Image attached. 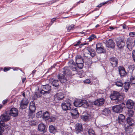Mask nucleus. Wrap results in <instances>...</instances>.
Returning <instances> with one entry per match:
<instances>
[{
  "mask_svg": "<svg viewBox=\"0 0 135 135\" xmlns=\"http://www.w3.org/2000/svg\"><path fill=\"white\" fill-rule=\"evenodd\" d=\"M74 104V105L76 107L82 106L85 108H87L89 106L87 101L85 100H76Z\"/></svg>",
  "mask_w": 135,
  "mask_h": 135,
  "instance_id": "obj_1",
  "label": "nucleus"
},
{
  "mask_svg": "<svg viewBox=\"0 0 135 135\" xmlns=\"http://www.w3.org/2000/svg\"><path fill=\"white\" fill-rule=\"evenodd\" d=\"M42 90L40 91L41 94H48L50 93L51 91V86L48 85H42Z\"/></svg>",
  "mask_w": 135,
  "mask_h": 135,
  "instance_id": "obj_2",
  "label": "nucleus"
},
{
  "mask_svg": "<svg viewBox=\"0 0 135 135\" xmlns=\"http://www.w3.org/2000/svg\"><path fill=\"white\" fill-rule=\"evenodd\" d=\"M96 51L98 53H104L105 52V50L104 47L100 43H98L96 44Z\"/></svg>",
  "mask_w": 135,
  "mask_h": 135,
  "instance_id": "obj_3",
  "label": "nucleus"
},
{
  "mask_svg": "<svg viewBox=\"0 0 135 135\" xmlns=\"http://www.w3.org/2000/svg\"><path fill=\"white\" fill-rule=\"evenodd\" d=\"M29 109L30 112H29V116L31 118H33L34 115L33 114L36 110L35 105L33 102H31L30 103L29 106Z\"/></svg>",
  "mask_w": 135,
  "mask_h": 135,
  "instance_id": "obj_4",
  "label": "nucleus"
},
{
  "mask_svg": "<svg viewBox=\"0 0 135 135\" xmlns=\"http://www.w3.org/2000/svg\"><path fill=\"white\" fill-rule=\"evenodd\" d=\"M126 40L123 38H119L117 40V45L118 47L121 49L125 45Z\"/></svg>",
  "mask_w": 135,
  "mask_h": 135,
  "instance_id": "obj_5",
  "label": "nucleus"
},
{
  "mask_svg": "<svg viewBox=\"0 0 135 135\" xmlns=\"http://www.w3.org/2000/svg\"><path fill=\"white\" fill-rule=\"evenodd\" d=\"M69 68L72 71L76 72L78 68L73 60H70L68 62Z\"/></svg>",
  "mask_w": 135,
  "mask_h": 135,
  "instance_id": "obj_6",
  "label": "nucleus"
},
{
  "mask_svg": "<svg viewBox=\"0 0 135 135\" xmlns=\"http://www.w3.org/2000/svg\"><path fill=\"white\" fill-rule=\"evenodd\" d=\"M18 110L16 108H11L8 113L9 115L14 117H16L18 116Z\"/></svg>",
  "mask_w": 135,
  "mask_h": 135,
  "instance_id": "obj_7",
  "label": "nucleus"
},
{
  "mask_svg": "<svg viewBox=\"0 0 135 135\" xmlns=\"http://www.w3.org/2000/svg\"><path fill=\"white\" fill-rule=\"evenodd\" d=\"M28 103V100L26 98H23L21 101L20 104V107L22 109H24L27 108V106Z\"/></svg>",
  "mask_w": 135,
  "mask_h": 135,
  "instance_id": "obj_8",
  "label": "nucleus"
},
{
  "mask_svg": "<svg viewBox=\"0 0 135 135\" xmlns=\"http://www.w3.org/2000/svg\"><path fill=\"white\" fill-rule=\"evenodd\" d=\"M109 61L112 65L113 67L117 66L118 63V60L115 57H111Z\"/></svg>",
  "mask_w": 135,
  "mask_h": 135,
  "instance_id": "obj_9",
  "label": "nucleus"
},
{
  "mask_svg": "<svg viewBox=\"0 0 135 135\" xmlns=\"http://www.w3.org/2000/svg\"><path fill=\"white\" fill-rule=\"evenodd\" d=\"M119 74L120 77H123L127 75V73L125 70L124 68L121 66H119L118 68Z\"/></svg>",
  "mask_w": 135,
  "mask_h": 135,
  "instance_id": "obj_10",
  "label": "nucleus"
},
{
  "mask_svg": "<svg viewBox=\"0 0 135 135\" xmlns=\"http://www.w3.org/2000/svg\"><path fill=\"white\" fill-rule=\"evenodd\" d=\"M1 119L0 121L6 122L9 120L10 118V117L8 113H5L2 115L0 117Z\"/></svg>",
  "mask_w": 135,
  "mask_h": 135,
  "instance_id": "obj_11",
  "label": "nucleus"
},
{
  "mask_svg": "<svg viewBox=\"0 0 135 135\" xmlns=\"http://www.w3.org/2000/svg\"><path fill=\"white\" fill-rule=\"evenodd\" d=\"M133 41L131 38H128L127 40L126 44L127 46L128 49L131 50L133 47Z\"/></svg>",
  "mask_w": 135,
  "mask_h": 135,
  "instance_id": "obj_12",
  "label": "nucleus"
},
{
  "mask_svg": "<svg viewBox=\"0 0 135 135\" xmlns=\"http://www.w3.org/2000/svg\"><path fill=\"white\" fill-rule=\"evenodd\" d=\"M61 106L62 109L64 110H70L71 109V104L69 103H63Z\"/></svg>",
  "mask_w": 135,
  "mask_h": 135,
  "instance_id": "obj_13",
  "label": "nucleus"
},
{
  "mask_svg": "<svg viewBox=\"0 0 135 135\" xmlns=\"http://www.w3.org/2000/svg\"><path fill=\"white\" fill-rule=\"evenodd\" d=\"M123 109V107L120 105H117L114 106L112 107L113 111L117 113L122 112Z\"/></svg>",
  "mask_w": 135,
  "mask_h": 135,
  "instance_id": "obj_14",
  "label": "nucleus"
},
{
  "mask_svg": "<svg viewBox=\"0 0 135 135\" xmlns=\"http://www.w3.org/2000/svg\"><path fill=\"white\" fill-rule=\"evenodd\" d=\"M120 95L119 93L117 91H114L110 96L111 100H114L122 96Z\"/></svg>",
  "mask_w": 135,
  "mask_h": 135,
  "instance_id": "obj_15",
  "label": "nucleus"
},
{
  "mask_svg": "<svg viewBox=\"0 0 135 135\" xmlns=\"http://www.w3.org/2000/svg\"><path fill=\"white\" fill-rule=\"evenodd\" d=\"M57 78L61 83H65L67 81V79L65 76L62 74H59L57 75Z\"/></svg>",
  "mask_w": 135,
  "mask_h": 135,
  "instance_id": "obj_16",
  "label": "nucleus"
},
{
  "mask_svg": "<svg viewBox=\"0 0 135 135\" xmlns=\"http://www.w3.org/2000/svg\"><path fill=\"white\" fill-rule=\"evenodd\" d=\"M104 99H98L94 102V104L96 105H101L104 102Z\"/></svg>",
  "mask_w": 135,
  "mask_h": 135,
  "instance_id": "obj_17",
  "label": "nucleus"
},
{
  "mask_svg": "<svg viewBox=\"0 0 135 135\" xmlns=\"http://www.w3.org/2000/svg\"><path fill=\"white\" fill-rule=\"evenodd\" d=\"M134 103L132 100H127L126 103L127 107L128 108H132L134 105Z\"/></svg>",
  "mask_w": 135,
  "mask_h": 135,
  "instance_id": "obj_18",
  "label": "nucleus"
},
{
  "mask_svg": "<svg viewBox=\"0 0 135 135\" xmlns=\"http://www.w3.org/2000/svg\"><path fill=\"white\" fill-rule=\"evenodd\" d=\"M70 113L72 117L75 118H76L79 116L78 112L76 109H74L71 110Z\"/></svg>",
  "mask_w": 135,
  "mask_h": 135,
  "instance_id": "obj_19",
  "label": "nucleus"
},
{
  "mask_svg": "<svg viewBox=\"0 0 135 135\" xmlns=\"http://www.w3.org/2000/svg\"><path fill=\"white\" fill-rule=\"evenodd\" d=\"M38 129L39 131L43 133L45 132L46 130L45 125L43 124H40L38 125Z\"/></svg>",
  "mask_w": 135,
  "mask_h": 135,
  "instance_id": "obj_20",
  "label": "nucleus"
},
{
  "mask_svg": "<svg viewBox=\"0 0 135 135\" xmlns=\"http://www.w3.org/2000/svg\"><path fill=\"white\" fill-rule=\"evenodd\" d=\"M118 122L119 124H122L123 123L125 122L124 116L122 114H119L118 118Z\"/></svg>",
  "mask_w": 135,
  "mask_h": 135,
  "instance_id": "obj_21",
  "label": "nucleus"
},
{
  "mask_svg": "<svg viewBox=\"0 0 135 135\" xmlns=\"http://www.w3.org/2000/svg\"><path fill=\"white\" fill-rule=\"evenodd\" d=\"M107 45L109 47L113 48L115 46L114 41L112 39H110L108 41Z\"/></svg>",
  "mask_w": 135,
  "mask_h": 135,
  "instance_id": "obj_22",
  "label": "nucleus"
},
{
  "mask_svg": "<svg viewBox=\"0 0 135 135\" xmlns=\"http://www.w3.org/2000/svg\"><path fill=\"white\" fill-rule=\"evenodd\" d=\"M63 73L66 76H69L71 75V71L69 70V69L66 67H65L64 68Z\"/></svg>",
  "mask_w": 135,
  "mask_h": 135,
  "instance_id": "obj_23",
  "label": "nucleus"
},
{
  "mask_svg": "<svg viewBox=\"0 0 135 135\" xmlns=\"http://www.w3.org/2000/svg\"><path fill=\"white\" fill-rule=\"evenodd\" d=\"M75 62L76 63H79L80 62H83V58L80 55H77L75 56Z\"/></svg>",
  "mask_w": 135,
  "mask_h": 135,
  "instance_id": "obj_24",
  "label": "nucleus"
},
{
  "mask_svg": "<svg viewBox=\"0 0 135 135\" xmlns=\"http://www.w3.org/2000/svg\"><path fill=\"white\" fill-rule=\"evenodd\" d=\"M64 97V94L61 93H58L55 95V98L59 100L62 99Z\"/></svg>",
  "mask_w": 135,
  "mask_h": 135,
  "instance_id": "obj_25",
  "label": "nucleus"
},
{
  "mask_svg": "<svg viewBox=\"0 0 135 135\" xmlns=\"http://www.w3.org/2000/svg\"><path fill=\"white\" fill-rule=\"evenodd\" d=\"M76 126H77L75 128L76 131L80 132L82 131L83 128L81 124L77 123L76 124Z\"/></svg>",
  "mask_w": 135,
  "mask_h": 135,
  "instance_id": "obj_26",
  "label": "nucleus"
},
{
  "mask_svg": "<svg viewBox=\"0 0 135 135\" xmlns=\"http://www.w3.org/2000/svg\"><path fill=\"white\" fill-rule=\"evenodd\" d=\"M127 123L130 126H133L134 123V120L129 117H128L127 119Z\"/></svg>",
  "mask_w": 135,
  "mask_h": 135,
  "instance_id": "obj_27",
  "label": "nucleus"
},
{
  "mask_svg": "<svg viewBox=\"0 0 135 135\" xmlns=\"http://www.w3.org/2000/svg\"><path fill=\"white\" fill-rule=\"evenodd\" d=\"M5 126V123L2 121H0V133H2L4 131V127Z\"/></svg>",
  "mask_w": 135,
  "mask_h": 135,
  "instance_id": "obj_28",
  "label": "nucleus"
},
{
  "mask_svg": "<svg viewBox=\"0 0 135 135\" xmlns=\"http://www.w3.org/2000/svg\"><path fill=\"white\" fill-rule=\"evenodd\" d=\"M50 114L47 111H46L43 113V118L45 120H47L50 118Z\"/></svg>",
  "mask_w": 135,
  "mask_h": 135,
  "instance_id": "obj_29",
  "label": "nucleus"
},
{
  "mask_svg": "<svg viewBox=\"0 0 135 135\" xmlns=\"http://www.w3.org/2000/svg\"><path fill=\"white\" fill-rule=\"evenodd\" d=\"M125 131L127 133H131L133 131V129L131 126H127L125 128Z\"/></svg>",
  "mask_w": 135,
  "mask_h": 135,
  "instance_id": "obj_30",
  "label": "nucleus"
},
{
  "mask_svg": "<svg viewBox=\"0 0 135 135\" xmlns=\"http://www.w3.org/2000/svg\"><path fill=\"white\" fill-rule=\"evenodd\" d=\"M52 85L56 88H58L59 86V82L58 80H54L52 82Z\"/></svg>",
  "mask_w": 135,
  "mask_h": 135,
  "instance_id": "obj_31",
  "label": "nucleus"
},
{
  "mask_svg": "<svg viewBox=\"0 0 135 135\" xmlns=\"http://www.w3.org/2000/svg\"><path fill=\"white\" fill-rule=\"evenodd\" d=\"M103 114L105 115H108L110 113V111L108 108L104 109L102 111Z\"/></svg>",
  "mask_w": 135,
  "mask_h": 135,
  "instance_id": "obj_32",
  "label": "nucleus"
},
{
  "mask_svg": "<svg viewBox=\"0 0 135 135\" xmlns=\"http://www.w3.org/2000/svg\"><path fill=\"white\" fill-rule=\"evenodd\" d=\"M49 130L51 133H54L55 132L56 129L53 126L51 125L49 127Z\"/></svg>",
  "mask_w": 135,
  "mask_h": 135,
  "instance_id": "obj_33",
  "label": "nucleus"
},
{
  "mask_svg": "<svg viewBox=\"0 0 135 135\" xmlns=\"http://www.w3.org/2000/svg\"><path fill=\"white\" fill-rule=\"evenodd\" d=\"M130 86V84L129 82H126L124 84V88L126 90V91L127 92Z\"/></svg>",
  "mask_w": 135,
  "mask_h": 135,
  "instance_id": "obj_34",
  "label": "nucleus"
},
{
  "mask_svg": "<svg viewBox=\"0 0 135 135\" xmlns=\"http://www.w3.org/2000/svg\"><path fill=\"white\" fill-rule=\"evenodd\" d=\"M130 82L131 84H135V76H132L130 78Z\"/></svg>",
  "mask_w": 135,
  "mask_h": 135,
  "instance_id": "obj_35",
  "label": "nucleus"
},
{
  "mask_svg": "<svg viewBox=\"0 0 135 135\" xmlns=\"http://www.w3.org/2000/svg\"><path fill=\"white\" fill-rule=\"evenodd\" d=\"M127 114L129 117H132L134 114V112L133 110L131 109L128 110Z\"/></svg>",
  "mask_w": 135,
  "mask_h": 135,
  "instance_id": "obj_36",
  "label": "nucleus"
},
{
  "mask_svg": "<svg viewBox=\"0 0 135 135\" xmlns=\"http://www.w3.org/2000/svg\"><path fill=\"white\" fill-rule=\"evenodd\" d=\"M123 99V97L122 96H120L119 98H118L114 100L116 103H119L121 102V101Z\"/></svg>",
  "mask_w": 135,
  "mask_h": 135,
  "instance_id": "obj_37",
  "label": "nucleus"
},
{
  "mask_svg": "<svg viewBox=\"0 0 135 135\" xmlns=\"http://www.w3.org/2000/svg\"><path fill=\"white\" fill-rule=\"evenodd\" d=\"M88 132L89 135H95L94 131L92 129H89Z\"/></svg>",
  "mask_w": 135,
  "mask_h": 135,
  "instance_id": "obj_38",
  "label": "nucleus"
},
{
  "mask_svg": "<svg viewBox=\"0 0 135 135\" xmlns=\"http://www.w3.org/2000/svg\"><path fill=\"white\" fill-rule=\"evenodd\" d=\"M115 85L119 87H122L123 84L121 81H117L115 82Z\"/></svg>",
  "mask_w": 135,
  "mask_h": 135,
  "instance_id": "obj_39",
  "label": "nucleus"
},
{
  "mask_svg": "<svg viewBox=\"0 0 135 135\" xmlns=\"http://www.w3.org/2000/svg\"><path fill=\"white\" fill-rule=\"evenodd\" d=\"M36 116L37 118L43 117V114L41 111H40L36 113Z\"/></svg>",
  "mask_w": 135,
  "mask_h": 135,
  "instance_id": "obj_40",
  "label": "nucleus"
},
{
  "mask_svg": "<svg viewBox=\"0 0 135 135\" xmlns=\"http://www.w3.org/2000/svg\"><path fill=\"white\" fill-rule=\"evenodd\" d=\"M55 120V118L54 117L50 116L48 120L49 122H54Z\"/></svg>",
  "mask_w": 135,
  "mask_h": 135,
  "instance_id": "obj_41",
  "label": "nucleus"
},
{
  "mask_svg": "<svg viewBox=\"0 0 135 135\" xmlns=\"http://www.w3.org/2000/svg\"><path fill=\"white\" fill-rule=\"evenodd\" d=\"M83 62H80L79 63H76L79 69H81L83 66Z\"/></svg>",
  "mask_w": 135,
  "mask_h": 135,
  "instance_id": "obj_42",
  "label": "nucleus"
},
{
  "mask_svg": "<svg viewBox=\"0 0 135 135\" xmlns=\"http://www.w3.org/2000/svg\"><path fill=\"white\" fill-rule=\"evenodd\" d=\"M81 119L84 121H87L89 119V116L87 115H83L81 117Z\"/></svg>",
  "mask_w": 135,
  "mask_h": 135,
  "instance_id": "obj_43",
  "label": "nucleus"
},
{
  "mask_svg": "<svg viewBox=\"0 0 135 135\" xmlns=\"http://www.w3.org/2000/svg\"><path fill=\"white\" fill-rule=\"evenodd\" d=\"M96 36L94 35H91L88 39L89 40V41H91L94 38H96Z\"/></svg>",
  "mask_w": 135,
  "mask_h": 135,
  "instance_id": "obj_44",
  "label": "nucleus"
},
{
  "mask_svg": "<svg viewBox=\"0 0 135 135\" xmlns=\"http://www.w3.org/2000/svg\"><path fill=\"white\" fill-rule=\"evenodd\" d=\"M74 26L73 25H68L67 26L66 28L68 31H70L74 27Z\"/></svg>",
  "mask_w": 135,
  "mask_h": 135,
  "instance_id": "obj_45",
  "label": "nucleus"
},
{
  "mask_svg": "<svg viewBox=\"0 0 135 135\" xmlns=\"http://www.w3.org/2000/svg\"><path fill=\"white\" fill-rule=\"evenodd\" d=\"M87 51L88 53H91L95 51L92 48H89L88 50H87Z\"/></svg>",
  "mask_w": 135,
  "mask_h": 135,
  "instance_id": "obj_46",
  "label": "nucleus"
},
{
  "mask_svg": "<svg viewBox=\"0 0 135 135\" xmlns=\"http://www.w3.org/2000/svg\"><path fill=\"white\" fill-rule=\"evenodd\" d=\"M132 54L133 60L135 62V50L133 51Z\"/></svg>",
  "mask_w": 135,
  "mask_h": 135,
  "instance_id": "obj_47",
  "label": "nucleus"
},
{
  "mask_svg": "<svg viewBox=\"0 0 135 135\" xmlns=\"http://www.w3.org/2000/svg\"><path fill=\"white\" fill-rule=\"evenodd\" d=\"M89 55H90L91 56L93 57L94 56L96 55V53L95 51L94 52H93L91 53H90Z\"/></svg>",
  "mask_w": 135,
  "mask_h": 135,
  "instance_id": "obj_48",
  "label": "nucleus"
},
{
  "mask_svg": "<svg viewBox=\"0 0 135 135\" xmlns=\"http://www.w3.org/2000/svg\"><path fill=\"white\" fill-rule=\"evenodd\" d=\"M129 35L130 36H135V32H130L129 33Z\"/></svg>",
  "mask_w": 135,
  "mask_h": 135,
  "instance_id": "obj_49",
  "label": "nucleus"
},
{
  "mask_svg": "<svg viewBox=\"0 0 135 135\" xmlns=\"http://www.w3.org/2000/svg\"><path fill=\"white\" fill-rule=\"evenodd\" d=\"M107 3V2H106L104 3H101L99 4L97 6L99 7H101L102 5H104V4H106Z\"/></svg>",
  "mask_w": 135,
  "mask_h": 135,
  "instance_id": "obj_50",
  "label": "nucleus"
},
{
  "mask_svg": "<svg viewBox=\"0 0 135 135\" xmlns=\"http://www.w3.org/2000/svg\"><path fill=\"white\" fill-rule=\"evenodd\" d=\"M84 82L85 83H89L90 82V81L89 79H87L84 81Z\"/></svg>",
  "mask_w": 135,
  "mask_h": 135,
  "instance_id": "obj_51",
  "label": "nucleus"
},
{
  "mask_svg": "<svg viewBox=\"0 0 135 135\" xmlns=\"http://www.w3.org/2000/svg\"><path fill=\"white\" fill-rule=\"evenodd\" d=\"M84 55H85V56L88 57V56L90 54L89 53H88V52L87 50L86 51V52H85L84 54Z\"/></svg>",
  "mask_w": 135,
  "mask_h": 135,
  "instance_id": "obj_52",
  "label": "nucleus"
},
{
  "mask_svg": "<svg viewBox=\"0 0 135 135\" xmlns=\"http://www.w3.org/2000/svg\"><path fill=\"white\" fill-rule=\"evenodd\" d=\"M9 70V68L5 67L4 68L3 70L4 71L6 72Z\"/></svg>",
  "mask_w": 135,
  "mask_h": 135,
  "instance_id": "obj_53",
  "label": "nucleus"
},
{
  "mask_svg": "<svg viewBox=\"0 0 135 135\" xmlns=\"http://www.w3.org/2000/svg\"><path fill=\"white\" fill-rule=\"evenodd\" d=\"M40 94H41V93H38L37 94H36V95H37V96L38 97H40L41 96V95H40Z\"/></svg>",
  "mask_w": 135,
  "mask_h": 135,
  "instance_id": "obj_54",
  "label": "nucleus"
},
{
  "mask_svg": "<svg viewBox=\"0 0 135 135\" xmlns=\"http://www.w3.org/2000/svg\"><path fill=\"white\" fill-rule=\"evenodd\" d=\"M80 41H78L77 42V44L75 45L74 46H77L78 45H79V44H80Z\"/></svg>",
  "mask_w": 135,
  "mask_h": 135,
  "instance_id": "obj_55",
  "label": "nucleus"
},
{
  "mask_svg": "<svg viewBox=\"0 0 135 135\" xmlns=\"http://www.w3.org/2000/svg\"><path fill=\"white\" fill-rule=\"evenodd\" d=\"M7 100H3V104H4L6 103H7Z\"/></svg>",
  "mask_w": 135,
  "mask_h": 135,
  "instance_id": "obj_56",
  "label": "nucleus"
},
{
  "mask_svg": "<svg viewBox=\"0 0 135 135\" xmlns=\"http://www.w3.org/2000/svg\"><path fill=\"white\" fill-rule=\"evenodd\" d=\"M56 20V19L55 18H54L52 19L51 20V21L52 22V23L54 21Z\"/></svg>",
  "mask_w": 135,
  "mask_h": 135,
  "instance_id": "obj_57",
  "label": "nucleus"
},
{
  "mask_svg": "<svg viewBox=\"0 0 135 135\" xmlns=\"http://www.w3.org/2000/svg\"><path fill=\"white\" fill-rule=\"evenodd\" d=\"M31 125H35L36 124L35 123H34V122L33 121H31Z\"/></svg>",
  "mask_w": 135,
  "mask_h": 135,
  "instance_id": "obj_58",
  "label": "nucleus"
},
{
  "mask_svg": "<svg viewBox=\"0 0 135 135\" xmlns=\"http://www.w3.org/2000/svg\"><path fill=\"white\" fill-rule=\"evenodd\" d=\"M36 70H34L32 72L31 74H34L35 72H36Z\"/></svg>",
  "mask_w": 135,
  "mask_h": 135,
  "instance_id": "obj_59",
  "label": "nucleus"
},
{
  "mask_svg": "<svg viewBox=\"0 0 135 135\" xmlns=\"http://www.w3.org/2000/svg\"><path fill=\"white\" fill-rule=\"evenodd\" d=\"M126 26L125 25H123V29L126 28Z\"/></svg>",
  "mask_w": 135,
  "mask_h": 135,
  "instance_id": "obj_60",
  "label": "nucleus"
},
{
  "mask_svg": "<svg viewBox=\"0 0 135 135\" xmlns=\"http://www.w3.org/2000/svg\"><path fill=\"white\" fill-rule=\"evenodd\" d=\"M25 79H26L25 78H23L22 79V82L23 83L24 81H25Z\"/></svg>",
  "mask_w": 135,
  "mask_h": 135,
  "instance_id": "obj_61",
  "label": "nucleus"
},
{
  "mask_svg": "<svg viewBox=\"0 0 135 135\" xmlns=\"http://www.w3.org/2000/svg\"><path fill=\"white\" fill-rule=\"evenodd\" d=\"M109 28L111 30H113L114 29V28L113 27H109Z\"/></svg>",
  "mask_w": 135,
  "mask_h": 135,
  "instance_id": "obj_62",
  "label": "nucleus"
},
{
  "mask_svg": "<svg viewBox=\"0 0 135 135\" xmlns=\"http://www.w3.org/2000/svg\"><path fill=\"white\" fill-rule=\"evenodd\" d=\"M13 0H8V2H11Z\"/></svg>",
  "mask_w": 135,
  "mask_h": 135,
  "instance_id": "obj_63",
  "label": "nucleus"
},
{
  "mask_svg": "<svg viewBox=\"0 0 135 135\" xmlns=\"http://www.w3.org/2000/svg\"><path fill=\"white\" fill-rule=\"evenodd\" d=\"M22 95H23V97H25V93H24Z\"/></svg>",
  "mask_w": 135,
  "mask_h": 135,
  "instance_id": "obj_64",
  "label": "nucleus"
}]
</instances>
